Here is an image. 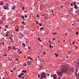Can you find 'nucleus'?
<instances>
[{"label": "nucleus", "mask_w": 79, "mask_h": 79, "mask_svg": "<svg viewBox=\"0 0 79 79\" xmlns=\"http://www.w3.org/2000/svg\"><path fill=\"white\" fill-rule=\"evenodd\" d=\"M27 64L28 65H31V61H28L27 62Z\"/></svg>", "instance_id": "20e7f679"}, {"label": "nucleus", "mask_w": 79, "mask_h": 79, "mask_svg": "<svg viewBox=\"0 0 79 79\" xmlns=\"http://www.w3.org/2000/svg\"><path fill=\"white\" fill-rule=\"evenodd\" d=\"M77 14L79 15V9L78 10H77Z\"/></svg>", "instance_id": "dca6fc26"}, {"label": "nucleus", "mask_w": 79, "mask_h": 79, "mask_svg": "<svg viewBox=\"0 0 79 79\" xmlns=\"http://www.w3.org/2000/svg\"><path fill=\"white\" fill-rule=\"evenodd\" d=\"M16 60L17 61H19V59H16Z\"/></svg>", "instance_id": "79ce46f5"}, {"label": "nucleus", "mask_w": 79, "mask_h": 79, "mask_svg": "<svg viewBox=\"0 0 79 79\" xmlns=\"http://www.w3.org/2000/svg\"><path fill=\"white\" fill-rule=\"evenodd\" d=\"M6 4L7 5H8V6L9 5V4H7V3H6Z\"/></svg>", "instance_id": "a18cd8bd"}, {"label": "nucleus", "mask_w": 79, "mask_h": 79, "mask_svg": "<svg viewBox=\"0 0 79 79\" xmlns=\"http://www.w3.org/2000/svg\"><path fill=\"white\" fill-rule=\"evenodd\" d=\"M15 69H16V68H15L14 69V70L15 71Z\"/></svg>", "instance_id": "4d7b16f0"}, {"label": "nucleus", "mask_w": 79, "mask_h": 79, "mask_svg": "<svg viewBox=\"0 0 79 79\" xmlns=\"http://www.w3.org/2000/svg\"><path fill=\"white\" fill-rule=\"evenodd\" d=\"M39 17V15H37L36 17L38 18Z\"/></svg>", "instance_id": "cd10ccee"}, {"label": "nucleus", "mask_w": 79, "mask_h": 79, "mask_svg": "<svg viewBox=\"0 0 79 79\" xmlns=\"http://www.w3.org/2000/svg\"><path fill=\"white\" fill-rule=\"evenodd\" d=\"M40 77L44 79V78H45V77H46V75L45 74V73H43Z\"/></svg>", "instance_id": "f03ea898"}, {"label": "nucleus", "mask_w": 79, "mask_h": 79, "mask_svg": "<svg viewBox=\"0 0 79 79\" xmlns=\"http://www.w3.org/2000/svg\"><path fill=\"white\" fill-rule=\"evenodd\" d=\"M76 34H77V35L78 34V32H77Z\"/></svg>", "instance_id": "13d9d810"}, {"label": "nucleus", "mask_w": 79, "mask_h": 79, "mask_svg": "<svg viewBox=\"0 0 79 79\" xmlns=\"http://www.w3.org/2000/svg\"><path fill=\"white\" fill-rule=\"evenodd\" d=\"M53 77L55 79H56L57 78V76L56 74H54L53 76Z\"/></svg>", "instance_id": "39448f33"}, {"label": "nucleus", "mask_w": 79, "mask_h": 79, "mask_svg": "<svg viewBox=\"0 0 79 79\" xmlns=\"http://www.w3.org/2000/svg\"><path fill=\"white\" fill-rule=\"evenodd\" d=\"M22 18H23V19H24V17L23 16H22Z\"/></svg>", "instance_id": "7c9ffc66"}, {"label": "nucleus", "mask_w": 79, "mask_h": 79, "mask_svg": "<svg viewBox=\"0 0 79 79\" xmlns=\"http://www.w3.org/2000/svg\"><path fill=\"white\" fill-rule=\"evenodd\" d=\"M73 4H75V2H73Z\"/></svg>", "instance_id": "052dcab7"}, {"label": "nucleus", "mask_w": 79, "mask_h": 79, "mask_svg": "<svg viewBox=\"0 0 79 79\" xmlns=\"http://www.w3.org/2000/svg\"><path fill=\"white\" fill-rule=\"evenodd\" d=\"M3 45H5V42H4L3 43Z\"/></svg>", "instance_id": "603ef678"}, {"label": "nucleus", "mask_w": 79, "mask_h": 79, "mask_svg": "<svg viewBox=\"0 0 79 79\" xmlns=\"http://www.w3.org/2000/svg\"><path fill=\"white\" fill-rule=\"evenodd\" d=\"M24 23V21L22 22V23L23 24Z\"/></svg>", "instance_id": "0e129e2a"}, {"label": "nucleus", "mask_w": 79, "mask_h": 79, "mask_svg": "<svg viewBox=\"0 0 79 79\" xmlns=\"http://www.w3.org/2000/svg\"><path fill=\"white\" fill-rule=\"evenodd\" d=\"M19 54H21V53H22V52L21 51H19Z\"/></svg>", "instance_id": "412c9836"}, {"label": "nucleus", "mask_w": 79, "mask_h": 79, "mask_svg": "<svg viewBox=\"0 0 79 79\" xmlns=\"http://www.w3.org/2000/svg\"><path fill=\"white\" fill-rule=\"evenodd\" d=\"M74 8L75 9H77V5H75L74 6Z\"/></svg>", "instance_id": "f8f14e48"}, {"label": "nucleus", "mask_w": 79, "mask_h": 79, "mask_svg": "<svg viewBox=\"0 0 79 79\" xmlns=\"http://www.w3.org/2000/svg\"><path fill=\"white\" fill-rule=\"evenodd\" d=\"M3 24V22L2 21H0V24Z\"/></svg>", "instance_id": "2eb2a0df"}, {"label": "nucleus", "mask_w": 79, "mask_h": 79, "mask_svg": "<svg viewBox=\"0 0 79 79\" xmlns=\"http://www.w3.org/2000/svg\"><path fill=\"white\" fill-rule=\"evenodd\" d=\"M40 39H41V38H38V40H39V41L40 42H42V40H40Z\"/></svg>", "instance_id": "6e6552de"}, {"label": "nucleus", "mask_w": 79, "mask_h": 79, "mask_svg": "<svg viewBox=\"0 0 79 79\" xmlns=\"http://www.w3.org/2000/svg\"><path fill=\"white\" fill-rule=\"evenodd\" d=\"M77 21L78 22H79V20H77Z\"/></svg>", "instance_id": "864d4df0"}, {"label": "nucleus", "mask_w": 79, "mask_h": 79, "mask_svg": "<svg viewBox=\"0 0 79 79\" xmlns=\"http://www.w3.org/2000/svg\"><path fill=\"white\" fill-rule=\"evenodd\" d=\"M23 36H24V35H22V37H23Z\"/></svg>", "instance_id": "69168bd1"}, {"label": "nucleus", "mask_w": 79, "mask_h": 79, "mask_svg": "<svg viewBox=\"0 0 79 79\" xmlns=\"http://www.w3.org/2000/svg\"><path fill=\"white\" fill-rule=\"evenodd\" d=\"M3 56H7V54H6L5 55H3Z\"/></svg>", "instance_id": "bb28decb"}, {"label": "nucleus", "mask_w": 79, "mask_h": 79, "mask_svg": "<svg viewBox=\"0 0 79 79\" xmlns=\"http://www.w3.org/2000/svg\"><path fill=\"white\" fill-rule=\"evenodd\" d=\"M8 35V34H6V36H7V35Z\"/></svg>", "instance_id": "bf43d9fd"}, {"label": "nucleus", "mask_w": 79, "mask_h": 79, "mask_svg": "<svg viewBox=\"0 0 79 79\" xmlns=\"http://www.w3.org/2000/svg\"><path fill=\"white\" fill-rule=\"evenodd\" d=\"M43 55H46V54L45 53V52H44L43 53Z\"/></svg>", "instance_id": "a878e982"}, {"label": "nucleus", "mask_w": 79, "mask_h": 79, "mask_svg": "<svg viewBox=\"0 0 79 79\" xmlns=\"http://www.w3.org/2000/svg\"><path fill=\"white\" fill-rule=\"evenodd\" d=\"M28 49H31V46L28 47Z\"/></svg>", "instance_id": "6ab92c4d"}, {"label": "nucleus", "mask_w": 79, "mask_h": 79, "mask_svg": "<svg viewBox=\"0 0 79 79\" xmlns=\"http://www.w3.org/2000/svg\"><path fill=\"white\" fill-rule=\"evenodd\" d=\"M53 35H55V34H57V33H53Z\"/></svg>", "instance_id": "b1692460"}, {"label": "nucleus", "mask_w": 79, "mask_h": 79, "mask_svg": "<svg viewBox=\"0 0 79 79\" xmlns=\"http://www.w3.org/2000/svg\"><path fill=\"white\" fill-rule=\"evenodd\" d=\"M49 75H50V74H48L47 75V76H49Z\"/></svg>", "instance_id": "3c124183"}, {"label": "nucleus", "mask_w": 79, "mask_h": 79, "mask_svg": "<svg viewBox=\"0 0 79 79\" xmlns=\"http://www.w3.org/2000/svg\"><path fill=\"white\" fill-rule=\"evenodd\" d=\"M38 78H40V75L39 74L38 75Z\"/></svg>", "instance_id": "e433bc0d"}, {"label": "nucleus", "mask_w": 79, "mask_h": 79, "mask_svg": "<svg viewBox=\"0 0 79 79\" xmlns=\"http://www.w3.org/2000/svg\"><path fill=\"white\" fill-rule=\"evenodd\" d=\"M71 6H73V3H71Z\"/></svg>", "instance_id": "c756f323"}, {"label": "nucleus", "mask_w": 79, "mask_h": 79, "mask_svg": "<svg viewBox=\"0 0 79 79\" xmlns=\"http://www.w3.org/2000/svg\"><path fill=\"white\" fill-rule=\"evenodd\" d=\"M65 35H68V34H65Z\"/></svg>", "instance_id": "09e8293b"}, {"label": "nucleus", "mask_w": 79, "mask_h": 79, "mask_svg": "<svg viewBox=\"0 0 79 79\" xmlns=\"http://www.w3.org/2000/svg\"><path fill=\"white\" fill-rule=\"evenodd\" d=\"M77 64V65L76 66V68L79 69V60L78 61Z\"/></svg>", "instance_id": "7ed1b4c3"}, {"label": "nucleus", "mask_w": 79, "mask_h": 79, "mask_svg": "<svg viewBox=\"0 0 79 79\" xmlns=\"http://www.w3.org/2000/svg\"><path fill=\"white\" fill-rule=\"evenodd\" d=\"M51 12H52V13L53 12V10H52V11H51Z\"/></svg>", "instance_id": "e2e57ef3"}, {"label": "nucleus", "mask_w": 79, "mask_h": 79, "mask_svg": "<svg viewBox=\"0 0 79 79\" xmlns=\"http://www.w3.org/2000/svg\"><path fill=\"white\" fill-rule=\"evenodd\" d=\"M49 44H51V42L50 41H49Z\"/></svg>", "instance_id": "49530a36"}, {"label": "nucleus", "mask_w": 79, "mask_h": 79, "mask_svg": "<svg viewBox=\"0 0 79 79\" xmlns=\"http://www.w3.org/2000/svg\"><path fill=\"white\" fill-rule=\"evenodd\" d=\"M28 60H32V58L30 57H28Z\"/></svg>", "instance_id": "0eeeda50"}, {"label": "nucleus", "mask_w": 79, "mask_h": 79, "mask_svg": "<svg viewBox=\"0 0 79 79\" xmlns=\"http://www.w3.org/2000/svg\"><path fill=\"white\" fill-rule=\"evenodd\" d=\"M51 77H53V75H51Z\"/></svg>", "instance_id": "680f3d73"}, {"label": "nucleus", "mask_w": 79, "mask_h": 79, "mask_svg": "<svg viewBox=\"0 0 79 79\" xmlns=\"http://www.w3.org/2000/svg\"><path fill=\"white\" fill-rule=\"evenodd\" d=\"M20 75H21L22 76H23V75H24V73H20Z\"/></svg>", "instance_id": "a211bd4d"}, {"label": "nucleus", "mask_w": 79, "mask_h": 79, "mask_svg": "<svg viewBox=\"0 0 79 79\" xmlns=\"http://www.w3.org/2000/svg\"><path fill=\"white\" fill-rule=\"evenodd\" d=\"M21 76H22L21 75H19V77H21Z\"/></svg>", "instance_id": "aec40b11"}, {"label": "nucleus", "mask_w": 79, "mask_h": 79, "mask_svg": "<svg viewBox=\"0 0 79 79\" xmlns=\"http://www.w3.org/2000/svg\"><path fill=\"white\" fill-rule=\"evenodd\" d=\"M75 43V42H73L72 43V44H73L74 45V43Z\"/></svg>", "instance_id": "ea45409f"}, {"label": "nucleus", "mask_w": 79, "mask_h": 79, "mask_svg": "<svg viewBox=\"0 0 79 79\" xmlns=\"http://www.w3.org/2000/svg\"><path fill=\"white\" fill-rule=\"evenodd\" d=\"M42 29H44V28H43V27H41V28H40V30H42Z\"/></svg>", "instance_id": "4be33fe9"}, {"label": "nucleus", "mask_w": 79, "mask_h": 79, "mask_svg": "<svg viewBox=\"0 0 79 79\" xmlns=\"http://www.w3.org/2000/svg\"><path fill=\"white\" fill-rule=\"evenodd\" d=\"M22 72L23 73H26V70H23L22 71Z\"/></svg>", "instance_id": "1a4fd4ad"}, {"label": "nucleus", "mask_w": 79, "mask_h": 79, "mask_svg": "<svg viewBox=\"0 0 79 79\" xmlns=\"http://www.w3.org/2000/svg\"><path fill=\"white\" fill-rule=\"evenodd\" d=\"M63 6H62V7H61V8H63Z\"/></svg>", "instance_id": "774afa93"}, {"label": "nucleus", "mask_w": 79, "mask_h": 79, "mask_svg": "<svg viewBox=\"0 0 79 79\" xmlns=\"http://www.w3.org/2000/svg\"><path fill=\"white\" fill-rule=\"evenodd\" d=\"M9 32V31H8L6 32V34H8Z\"/></svg>", "instance_id": "58836bf2"}, {"label": "nucleus", "mask_w": 79, "mask_h": 79, "mask_svg": "<svg viewBox=\"0 0 79 79\" xmlns=\"http://www.w3.org/2000/svg\"><path fill=\"white\" fill-rule=\"evenodd\" d=\"M23 10H24V7H23V8L22 9Z\"/></svg>", "instance_id": "a19ab883"}, {"label": "nucleus", "mask_w": 79, "mask_h": 79, "mask_svg": "<svg viewBox=\"0 0 79 79\" xmlns=\"http://www.w3.org/2000/svg\"><path fill=\"white\" fill-rule=\"evenodd\" d=\"M70 13H71V12H73V10H71V11H70Z\"/></svg>", "instance_id": "72a5a7b5"}, {"label": "nucleus", "mask_w": 79, "mask_h": 79, "mask_svg": "<svg viewBox=\"0 0 79 79\" xmlns=\"http://www.w3.org/2000/svg\"><path fill=\"white\" fill-rule=\"evenodd\" d=\"M43 8H44V7H40V10H43Z\"/></svg>", "instance_id": "2f4dec72"}, {"label": "nucleus", "mask_w": 79, "mask_h": 79, "mask_svg": "<svg viewBox=\"0 0 79 79\" xmlns=\"http://www.w3.org/2000/svg\"><path fill=\"white\" fill-rule=\"evenodd\" d=\"M39 25V26H42V24L41 23H40Z\"/></svg>", "instance_id": "c85d7f7f"}, {"label": "nucleus", "mask_w": 79, "mask_h": 79, "mask_svg": "<svg viewBox=\"0 0 79 79\" xmlns=\"http://www.w3.org/2000/svg\"><path fill=\"white\" fill-rule=\"evenodd\" d=\"M3 44V43H0V45H2Z\"/></svg>", "instance_id": "f704fd0d"}, {"label": "nucleus", "mask_w": 79, "mask_h": 79, "mask_svg": "<svg viewBox=\"0 0 79 79\" xmlns=\"http://www.w3.org/2000/svg\"><path fill=\"white\" fill-rule=\"evenodd\" d=\"M40 78L41 79H44V78H42V77H40Z\"/></svg>", "instance_id": "c03bdc74"}, {"label": "nucleus", "mask_w": 79, "mask_h": 79, "mask_svg": "<svg viewBox=\"0 0 79 79\" xmlns=\"http://www.w3.org/2000/svg\"><path fill=\"white\" fill-rule=\"evenodd\" d=\"M3 1H1L0 2V5H1V6H2L3 5Z\"/></svg>", "instance_id": "9d476101"}, {"label": "nucleus", "mask_w": 79, "mask_h": 79, "mask_svg": "<svg viewBox=\"0 0 79 79\" xmlns=\"http://www.w3.org/2000/svg\"><path fill=\"white\" fill-rule=\"evenodd\" d=\"M49 47L50 48H52V45L50 44V46H49Z\"/></svg>", "instance_id": "393cba45"}, {"label": "nucleus", "mask_w": 79, "mask_h": 79, "mask_svg": "<svg viewBox=\"0 0 79 79\" xmlns=\"http://www.w3.org/2000/svg\"><path fill=\"white\" fill-rule=\"evenodd\" d=\"M14 48H15V47L14 46V48H12L13 50V49H14Z\"/></svg>", "instance_id": "8fccbe9b"}, {"label": "nucleus", "mask_w": 79, "mask_h": 79, "mask_svg": "<svg viewBox=\"0 0 79 79\" xmlns=\"http://www.w3.org/2000/svg\"><path fill=\"white\" fill-rule=\"evenodd\" d=\"M15 30L16 31H17V32H19V30L18 29H17L16 28H15Z\"/></svg>", "instance_id": "ddd939ff"}, {"label": "nucleus", "mask_w": 79, "mask_h": 79, "mask_svg": "<svg viewBox=\"0 0 79 79\" xmlns=\"http://www.w3.org/2000/svg\"><path fill=\"white\" fill-rule=\"evenodd\" d=\"M53 40H55V38H54L53 39Z\"/></svg>", "instance_id": "6e6d98bb"}, {"label": "nucleus", "mask_w": 79, "mask_h": 79, "mask_svg": "<svg viewBox=\"0 0 79 79\" xmlns=\"http://www.w3.org/2000/svg\"><path fill=\"white\" fill-rule=\"evenodd\" d=\"M38 21H37L36 24H39V23H38Z\"/></svg>", "instance_id": "4c0bfd02"}, {"label": "nucleus", "mask_w": 79, "mask_h": 79, "mask_svg": "<svg viewBox=\"0 0 79 79\" xmlns=\"http://www.w3.org/2000/svg\"><path fill=\"white\" fill-rule=\"evenodd\" d=\"M20 49H18V51H20Z\"/></svg>", "instance_id": "de8ad7c7"}, {"label": "nucleus", "mask_w": 79, "mask_h": 79, "mask_svg": "<svg viewBox=\"0 0 79 79\" xmlns=\"http://www.w3.org/2000/svg\"><path fill=\"white\" fill-rule=\"evenodd\" d=\"M47 16H48V15H45V19H47Z\"/></svg>", "instance_id": "4468645a"}, {"label": "nucleus", "mask_w": 79, "mask_h": 79, "mask_svg": "<svg viewBox=\"0 0 79 79\" xmlns=\"http://www.w3.org/2000/svg\"><path fill=\"white\" fill-rule=\"evenodd\" d=\"M23 45H24V47H25V44H24V43H23L22 44Z\"/></svg>", "instance_id": "5701e85b"}, {"label": "nucleus", "mask_w": 79, "mask_h": 79, "mask_svg": "<svg viewBox=\"0 0 79 79\" xmlns=\"http://www.w3.org/2000/svg\"><path fill=\"white\" fill-rule=\"evenodd\" d=\"M3 8L4 9H5V10H6L8 8V6H3Z\"/></svg>", "instance_id": "423d86ee"}, {"label": "nucleus", "mask_w": 79, "mask_h": 79, "mask_svg": "<svg viewBox=\"0 0 79 79\" xmlns=\"http://www.w3.org/2000/svg\"><path fill=\"white\" fill-rule=\"evenodd\" d=\"M6 27L7 29H8V25H6Z\"/></svg>", "instance_id": "f3484780"}, {"label": "nucleus", "mask_w": 79, "mask_h": 79, "mask_svg": "<svg viewBox=\"0 0 79 79\" xmlns=\"http://www.w3.org/2000/svg\"><path fill=\"white\" fill-rule=\"evenodd\" d=\"M27 15H25V18H27Z\"/></svg>", "instance_id": "c9c22d12"}, {"label": "nucleus", "mask_w": 79, "mask_h": 79, "mask_svg": "<svg viewBox=\"0 0 79 79\" xmlns=\"http://www.w3.org/2000/svg\"><path fill=\"white\" fill-rule=\"evenodd\" d=\"M55 55H57V54H56V53H55Z\"/></svg>", "instance_id": "338daca9"}, {"label": "nucleus", "mask_w": 79, "mask_h": 79, "mask_svg": "<svg viewBox=\"0 0 79 79\" xmlns=\"http://www.w3.org/2000/svg\"><path fill=\"white\" fill-rule=\"evenodd\" d=\"M78 72V70H76V73H75L74 74L75 75H77V73Z\"/></svg>", "instance_id": "9b49d317"}, {"label": "nucleus", "mask_w": 79, "mask_h": 79, "mask_svg": "<svg viewBox=\"0 0 79 79\" xmlns=\"http://www.w3.org/2000/svg\"><path fill=\"white\" fill-rule=\"evenodd\" d=\"M61 69H62V70L59 72V71L57 72V73L58 76H61L62 74H63V73H66V71H67V68L66 67L64 66H61Z\"/></svg>", "instance_id": "f257e3e1"}, {"label": "nucleus", "mask_w": 79, "mask_h": 79, "mask_svg": "<svg viewBox=\"0 0 79 79\" xmlns=\"http://www.w3.org/2000/svg\"><path fill=\"white\" fill-rule=\"evenodd\" d=\"M24 64L25 67L27 66V65H26V63H24Z\"/></svg>", "instance_id": "473e14b6"}, {"label": "nucleus", "mask_w": 79, "mask_h": 79, "mask_svg": "<svg viewBox=\"0 0 79 79\" xmlns=\"http://www.w3.org/2000/svg\"><path fill=\"white\" fill-rule=\"evenodd\" d=\"M12 9L13 10H15V8H14V7H13L12 8Z\"/></svg>", "instance_id": "37998d69"}, {"label": "nucleus", "mask_w": 79, "mask_h": 79, "mask_svg": "<svg viewBox=\"0 0 79 79\" xmlns=\"http://www.w3.org/2000/svg\"><path fill=\"white\" fill-rule=\"evenodd\" d=\"M58 55H56V57H58Z\"/></svg>", "instance_id": "5fc2aeb1"}]
</instances>
